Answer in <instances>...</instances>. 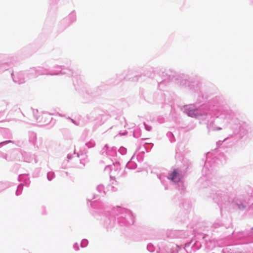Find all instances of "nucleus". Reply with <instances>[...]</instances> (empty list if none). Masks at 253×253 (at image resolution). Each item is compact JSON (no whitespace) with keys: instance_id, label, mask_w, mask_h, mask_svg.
I'll list each match as a JSON object with an SVG mask.
<instances>
[{"instance_id":"2","label":"nucleus","mask_w":253,"mask_h":253,"mask_svg":"<svg viewBox=\"0 0 253 253\" xmlns=\"http://www.w3.org/2000/svg\"><path fill=\"white\" fill-rule=\"evenodd\" d=\"M178 176V174L175 170H174L171 174V179L173 181H178L179 180V178H177V177Z\"/></svg>"},{"instance_id":"1","label":"nucleus","mask_w":253,"mask_h":253,"mask_svg":"<svg viewBox=\"0 0 253 253\" xmlns=\"http://www.w3.org/2000/svg\"><path fill=\"white\" fill-rule=\"evenodd\" d=\"M187 113L189 116L191 117H196L198 115L197 110L191 107L188 109Z\"/></svg>"}]
</instances>
